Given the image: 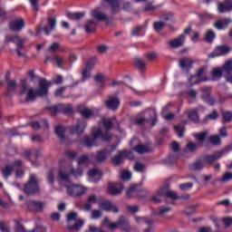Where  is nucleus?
Listing matches in <instances>:
<instances>
[{"label":"nucleus","mask_w":232,"mask_h":232,"mask_svg":"<svg viewBox=\"0 0 232 232\" xmlns=\"http://www.w3.org/2000/svg\"><path fill=\"white\" fill-rule=\"evenodd\" d=\"M73 175V177H82V169H73V168L69 167L67 169L60 170L58 173V177L60 179V185L63 188H66L67 195L70 197H82L88 188L82 185L72 184L70 182V178Z\"/></svg>","instance_id":"f257e3e1"},{"label":"nucleus","mask_w":232,"mask_h":232,"mask_svg":"<svg viewBox=\"0 0 232 232\" xmlns=\"http://www.w3.org/2000/svg\"><path fill=\"white\" fill-rule=\"evenodd\" d=\"M102 123L103 124L106 131L104 132L102 129L97 127L93 128L92 130V137H85L82 140V144H83L85 148H93V146H97V140L100 139L104 142L111 140V134L110 133L109 130L113 128V121L111 119L102 118Z\"/></svg>","instance_id":"f03ea898"},{"label":"nucleus","mask_w":232,"mask_h":232,"mask_svg":"<svg viewBox=\"0 0 232 232\" xmlns=\"http://www.w3.org/2000/svg\"><path fill=\"white\" fill-rule=\"evenodd\" d=\"M51 86L52 82H48L46 79H41L39 81V87L35 91L28 86V82H26V80H22L20 95H24V93H26L25 102H34L37 97H46Z\"/></svg>","instance_id":"7ed1b4c3"},{"label":"nucleus","mask_w":232,"mask_h":232,"mask_svg":"<svg viewBox=\"0 0 232 232\" xmlns=\"http://www.w3.org/2000/svg\"><path fill=\"white\" fill-rule=\"evenodd\" d=\"M5 41L7 43H14V44H16L17 48H16V53L18 55V57H23L24 59H28V56H26V52H24V42L26 41V39L24 38H21L19 35H14V36H10L7 35L5 37Z\"/></svg>","instance_id":"20e7f679"},{"label":"nucleus","mask_w":232,"mask_h":232,"mask_svg":"<svg viewBox=\"0 0 232 232\" xmlns=\"http://www.w3.org/2000/svg\"><path fill=\"white\" fill-rule=\"evenodd\" d=\"M162 198H172L175 200L176 198H179V196L177 195V192H173L169 190L168 188L162 187L156 192L154 196H152L151 201L159 204L162 202Z\"/></svg>","instance_id":"39448f33"},{"label":"nucleus","mask_w":232,"mask_h":232,"mask_svg":"<svg viewBox=\"0 0 232 232\" xmlns=\"http://www.w3.org/2000/svg\"><path fill=\"white\" fill-rule=\"evenodd\" d=\"M39 191V181L37 180V176L35 174H31L29 181L25 184L24 188V192L25 195H34Z\"/></svg>","instance_id":"423d86ee"},{"label":"nucleus","mask_w":232,"mask_h":232,"mask_svg":"<svg viewBox=\"0 0 232 232\" xmlns=\"http://www.w3.org/2000/svg\"><path fill=\"white\" fill-rule=\"evenodd\" d=\"M125 159H129L130 160H133V152L121 150L116 156L112 157L111 162L114 166H121Z\"/></svg>","instance_id":"0eeeda50"},{"label":"nucleus","mask_w":232,"mask_h":232,"mask_svg":"<svg viewBox=\"0 0 232 232\" xmlns=\"http://www.w3.org/2000/svg\"><path fill=\"white\" fill-rule=\"evenodd\" d=\"M50 110L52 111V115H55V113H64L65 115H72L73 113V108H72V105L70 103L65 104H58L50 107Z\"/></svg>","instance_id":"6e6552de"},{"label":"nucleus","mask_w":232,"mask_h":232,"mask_svg":"<svg viewBox=\"0 0 232 232\" xmlns=\"http://www.w3.org/2000/svg\"><path fill=\"white\" fill-rule=\"evenodd\" d=\"M231 52V48L227 45L218 46L213 53H211L208 57L213 59V57H220L222 55H227Z\"/></svg>","instance_id":"1a4fd4ad"},{"label":"nucleus","mask_w":232,"mask_h":232,"mask_svg":"<svg viewBox=\"0 0 232 232\" xmlns=\"http://www.w3.org/2000/svg\"><path fill=\"white\" fill-rule=\"evenodd\" d=\"M224 153L225 151H218V152H215L212 155H207V156H203V160L205 162V166L207 164H213V162H217V160H218V159H222V157H224Z\"/></svg>","instance_id":"9d476101"},{"label":"nucleus","mask_w":232,"mask_h":232,"mask_svg":"<svg viewBox=\"0 0 232 232\" xmlns=\"http://www.w3.org/2000/svg\"><path fill=\"white\" fill-rule=\"evenodd\" d=\"M140 193H148V190L139 188V186L134 185L127 190L128 198H133L135 197H140Z\"/></svg>","instance_id":"9b49d317"},{"label":"nucleus","mask_w":232,"mask_h":232,"mask_svg":"<svg viewBox=\"0 0 232 232\" xmlns=\"http://www.w3.org/2000/svg\"><path fill=\"white\" fill-rule=\"evenodd\" d=\"M204 107L199 106L193 110H188L185 113L188 117V121H192V122H198V111H203Z\"/></svg>","instance_id":"f8f14e48"},{"label":"nucleus","mask_w":232,"mask_h":232,"mask_svg":"<svg viewBox=\"0 0 232 232\" xmlns=\"http://www.w3.org/2000/svg\"><path fill=\"white\" fill-rule=\"evenodd\" d=\"M124 187L121 183H111L108 187V193L112 196L121 195Z\"/></svg>","instance_id":"ddd939ff"},{"label":"nucleus","mask_w":232,"mask_h":232,"mask_svg":"<svg viewBox=\"0 0 232 232\" xmlns=\"http://www.w3.org/2000/svg\"><path fill=\"white\" fill-rule=\"evenodd\" d=\"M89 182H94L97 184L101 179H102V171L99 169H93L89 171Z\"/></svg>","instance_id":"4468645a"},{"label":"nucleus","mask_w":232,"mask_h":232,"mask_svg":"<svg viewBox=\"0 0 232 232\" xmlns=\"http://www.w3.org/2000/svg\"><path fill=\"white\" fill-rule=\"evenodd\" d=\"M57 23V20H55V17H49L47 19V25L41 29V32H44L46 35H50L53 30H55V24Z\"/></svg>","instance_id":"2eb2a0df"},{"label":"nucleus","mask_w":232,"mask_h":232,"mask_svg":"<svg viewBox=\"0 0 232 232\" xmlns=\"http://www.w3.org/2000/svg\"><path fill=\"white\" fill-rule=\"evenodd\" d=\"M100 208L103 209V211H111V213H119V208L113 204L111 201H102L100 203Z\"/></svg>","instance_id":"dca6fc26"},{"label":"nucleus","mask_w":232,"mask_h":232,"mask_svg":"<svg viewBox=\"0 0 232 232\" xmlns=\"http://www.w3.org/2000/svg\"><path fill=\"white\" fill-rule=\"evenodd\" d=\"M186 42V34H181L180 36L170 40L167 43L170 48H179Z\"/></svg>","instance_id":"f3484780"},{"label":"nucleus","mask_w":232,"mask_h":232,"mask_svg":"<svg viewBox=\"0 0 232 232\" xmlns=\"http://www.w3.org/2000/svg\"><path fill=\"white\" fill-rule=\"evenodd\" d=\"M200 93L201 99L204 101V102H207V104H209V106H213V104H215V99L211 97L208 88L201 89Z\"/></svg>","instance_id":"a211bd4d"},{"label":"nucleus","mask_w":232,"mask_h":232,"mask_svg":"<svg viewBox=\"0 0 232 232\" xmlns=\"http://www.w3.org/2000/svg\"><path fill=\"white\" fill-rule=\"evenodd\" d=\"M24 26V20L17 18L10 22V28L13 32H21Z\"/></svg>","instance_id":"6ab92c4d"},{"label":"nucleus","mask_w":232,"mask_h":232,"mask_svg":"<svg viewBox=\"0 0 232 232\" xmlns=\"http://www.w3.org/2000/svg\"><path fill=\"white\" fill-rule=\"evenodd\" d=\"M46 204L41 201L29 200L28 201V208L31 211H43L44 209Z\"/></svg>","instance_id":"aec40b11"},{"label":"nucleus","mask_w":232,"mask_h":232,"mask_svg":"<svg viewBox=\"0 0 232 232\" xmlns=\"http://www.w3.org/2000/svg\"><path fill=\"white\" fill-rule=\"evenodd\" d=\"M190 171H200V169H204L206 168V163L204 161V158H199L194 163H191L188 166Z\"/></svg>","instance_id":"412c9836"},{"label":"nucleus","mask_w":232,"mask_h":232,"mask_svg":"<svg viewBox=\"0 0 232 232\" xmlns=\"http://www.w3.org/2000/svg\"><path fill=\"white\" fill-rule=\"evenodd\" d=\"M232 10V0H227L218 5V14H226L227 12H231Z\"/></svg>","instance_id":"4be33fe9"},{"label":"nucleus","mask_w":232,"mask_h":232,"mask_svg":"<svg viewBox=\"0 0 232 232\" xmlns=\"http://www.w3.org/2000/svg\"><path fill=\"white\" fill-rule=\"evenodd\" d=\"M94 67H95V60L94 59H92L89 62H87L86 66L82 71V79H83V81H86L87 79H90V72Z\"/></svg>","instance_id":"5701e85b"},{"label":"nucleus","mask_w":232,"mask_h":232,"mask_svg":"<svg viewBox=\"0 0 232 232\" xmlns=\"http://www.w3.org/2000/svg\"><path fill=\"white\" fill-rule=\"evenodd\" d=\"M99 197L97 195H91L87 198V202L85 203L83 209L84 211H91L93 204H98Z\"/></svg>","instance_id":"b1692460"},{"label":"nucleus","mask_w":232,"mask_h":232,"mask_svg":"<svg viewBox=\"0 0 232 232\" xmlns=\"http://www.w3.org/2000/svg\"><path fill=\"white\" fill-rule=\"evenodd\" d=\"M107 108L109 110H111L112 111H115V110H118L119 106H121V101L118 98L111 97L106 102H105Z\"/></svg>","instance_id":"393cba45"},{"label":"nucleus","mask_w":232,"mask_h":232,"mask_svg":"<svg viewBox=\"0 0 232 232\" xmlns=\"http://www.w3.org/2000/svg\"><path fill=\"white\" fill-rule=\"evenodd\" d=\"M14 169L16 171L15 177L17 179H23L24 171H23V160H16L14 161Z\"/></svg>","instance_id":"a878e982"},{"label":"nucleus","mask_w":232,"mask_h":232,"mask_svg":"<svg viewBox=\"0 0 232 232\" xmlns=\"http://www.w3.org/2000/svg\"><path fill=\"white\" fill-rule=\"evenodd\" d=\"M70 130L72 131V133L81 135V133H83L84 130H86V122L80 121L74 127H72Z\"/></svg>","instance_id":"bb28decb"},{"label":"nucleus","mask_w":232,"mask_h":232,"mask_svg":"<svg viewBox=\"0 0 232 232\" xmlns=\"http://www.w3.org/2000/svg\"><path fill=\"white\" fill-rule=\"evenodd\" d=\"M110 151L108 150H99L96 152V155H93L92 159H95L96 162H104L108 159Z\"/></svg>","instance_id":"cd10ccee"},{"label":"nucleus","mask_w":232,"mask_h":232,"mask_svg":"<svg viewBox=\"0 0 232 232\" xmlns=\"http://www.w3.org/2000/svg\"><path fill=\"white\" fill-rule=\"evenodd\" d=\"M232 20L229 18H225L223 20H218L216 24H215V27L218 30H226V28H227V26H229V24H231Z\"/></svg>","instance_id":"c85d7f7f"},{"label":"nucleus","mask_w":232,"mask_h":232,"mask_svg":"<svg viewBox=\"0 0 232 232\" xmlns=\"http://www.w3.org/2000/svg\"><path fill=\"white\" fill-rule=\"evenodd\" d=\"M14 171H15V169H14V163L12 165H6L2 169V175L5 180H8V177H11Z\"/></svg>","instance_id":"c756f323"},{"label":"nucleus","mask_w":232,"mask_h":232,"mask_svg":"<svg viewBox=\"0 0 232 232\" xmlns=\"http://www.w3.org/2000/svg\"><path fill=\"white\" fill-rule=\"evenodd\" d=\"M119 227L120 229H122V231H130L131 227H130V221L124 217H121L118 220Z\"/></svg>","instance_id":"7c9ffc66"},{"label":"nucleus","mask_w":232,"mask_h":232,"mask_svg":"<svg viewBox=\"0 0 232 232\" xmlns=\"http://www.w3.org/2000/svg\"><path fill=\"white\" fill-rule=\"evenodd\" d=\"M193 66V61L190 58H182L179 60V67L181 70H189Z\"/></svg>","instance_id":"2f4dec72"},{"label":"nucleus","mask_w":232,"mask_h":232,"mask_svg":"<svg viewBox=\"0 0 232 232\" xmlns=\"http://www.w3.org/2000/svg\"><path fill=\"white\" fill-rule=\"evenodd\" d=\"M95 111H97L95 109L84 108L83 110L80 111V113L84 119H92V117L95 115Z\"/></svg>","instance_id":"473e14b6"},{"label":"nucleus","mask_w":232,"mask_h":232,"mask_svg":"<svg viewBox=\"0 0 232 232\" xmlns=\"http://www.w3.org/2000/svg\"><path fill=\"white\" fill-rule=\"evenodd\" d=\"M33 130H41V128H48L49 124L46 120H42L40 121H34L31 123Z\"/></svg>","instance_id":"72a5a7b5"},{"label":"nucleus","mask_w":232,"mask_h":232,"mask_svg":"<svg viewBox=\"0 0 232 232\" xmlns=\"http://www.w3.org/2000/svg\"><path fill=\"white\" fill-rule=\"evenodd\" d=\"M96 28H97V21L93 19L88 21L85 25V31L87 32V34H92V32H95Z\"/></svg>","instance_id":"f704fd0d"},{"label":"nucleus","mask_w":232,"mask_h":232,"mask_svg":"<svg viewBox=\"0 0 232 232\" xmlns=\"http://www.w3.org/2000/svg\"><path fill=\"white\" fill-rule=\"evenodd\" d=\"M92 17H94V19H97L98 21H108V16L101 13L99 9L92 11Z\"/></svg>","instance_id":"c9c22d12"},{"label":"nucleus","mask_w":232,"mask_h":232,"mask_svg":"<svg viewBox=\"0 0 232 232\" xmlns=\"http://www.w3.org/2000/svg\"><path fill=\"white\" fill-rule=\"evenodd\" d=\"M68 130L70 129L58 125L55 128V133L62 140H64V134L68 131Z\"/></svg>","instance_id":"e433bc0d"},{"label":"nucleus","mask_w":232,"mask_h":232,"mask_svg":"<svg viewBox=\"0 0 232 232\" xmlns=\"http://www.w3.org/2000/svg\"><path fill=\"white\" fill-rule=\"evenodd\" d=\"M132 150L137 153H148L151 151V148H150V146L142 145V144H139L137 147H134Z\"/></svg>","instance_id":"4c0bfd02"},{"label":"nucleus","mask_w":232,"mask_h":232,"mask_svg":"<svg viewBox=\"0 0 232 232\" xmlns=\"http://www.w3.org/2000/svg\"><path fill=\"white\" fill-rule=\"evenodd\" d=\"M93 159V154H84L78 160V165L82 166V164H86Z\"/></svg>","instance_id":"58836bf2"},{"label":"nucleus","mask_w":232,"mask_h":232,"mask_svg":"<svg viewBox=\"0 0 232 232\" xmlns=\"http://www.w3.org/2000/svg\"><path fill=\"white\" fill-rule=\"evenodd\" d=\"M82 226H84V221L82 219H79L75 225L69 226L67 229H69V231H80Z\"/></svg>","instance_id":"ea45409f"},{"label":"nucleus","mask_w":232,"mask_h":232,"mask_svg":"<svg viewBox=\"0 0 232 232\" xmlns=\"http://www.w3.org/2000/svg\"><path fill=\"white\" fill-rule=\"evenodd\" d=\"M68 19H72V21H79V19H82L84 17V13H67Z\"/></svg>","instance_id":"a19ab883"},{"label":"nucleus","mask_w":232,"mask_h":232,"mask_svg":"<svg viewBox=\"0 0 232 232\" xmlns=\"http://www.w3.org/2000/svg\"><path fill=\"white\" fill-rule=\"evenodd\" d=\"M52 61H53V63H55L56 66H58V68H61V66H63V64H66V59L59 56V55H54L52 59Z\"/></svg>","instance_id":"79ce46f5"},{"label":"nucleus","mask_w":232,"mask_h":232,"mask_svg":"<svg viewBox=\"0 0 232 232\" xmlns=\"http://www.w3.org/2000/svg\"><path fill=\"white\" fill-rule=\"evenodd\" d=\"M135 66L142 73V72H144V70H146L147 64H146V62H144V60H142V59H136L135 60Z\"/></svg>","instance_id":"37998d69"},{"label":"nucleus","mask_w":232,"mask_h":232,"mask_svg":"<svg viewBox=\"0 0 232 232\" xmlns=\"http://www.w3.org/2000/svg\"><path fill=\"white\" fill-rule=\"evenodd\" d=\"M134 220L136 224H153V220L146 218H140V217H135Z\"/></svg>","instance_id":"c03bdc74"},{"label":"nucleus","mask_w":232,"mask_h":232,"mask_svg":"<svg viewBox=\"0 0 232 232\" xmlns=\"http://www.w3.org/2000/svg\"><path fill=\"white\" fill-rule=\"evenodd\" d=\"M215 37H217V34H215L213 30H208L206 33L205 40L207 41V43H213V40L215 39Z\"/></svg>","instance_id":"a18cd8bd"},{"label":"nucleus","mask_w":232,"mask_h":232,"mask_svg":"<svg viewBox=\"0 0 232 232\" xmlns=\"http://www.w3.org/2000/svg\"><path fill=\"white\" fill-rule=\"evenodd\" d=\"M14 90H17V82L14 80H11L7 82V92L10 93Z\"/></svg>","instance_id":"49530a36"},{"label":"nucleus","mask_w":232,"mask_h":232,"mask_svg":"<svg viewBox=\"0 0 232 232\" xmlns=\"http://www.w3.org/2000/svg\"><path fill=\"white\" fill-rule=\"evenodd\" d=\"M204 81H206V80L199 79V77L197 75H193L188 79V82H189L190 86L198 84V82H202Z\"/></svg>","instance_id":"de8ad7c7"},{"label":"nucleus","mask_w":232,"mask_h":232,"mask_svg":"<svg viewBox=\"0 0 232 232\" xmlns=\"http://www.w3.org/2000/svg\"><path fill=\"white\" fill-rule=\"evenodd\" d=\"M133 168L134 170L137 171L138 173H144V169H146V165L140 162H136Z\"/></svg>","instance_id":"09e8293b"},{"label":"nucleus","mask_w":232,"mask_h":232,"mask_svg":"<svg viewBox=\"0 0 232 232\" xmlns=\"http://www.w3.org/2000/svg\"><path fill=\"white\" fill-rule=\"evenodd\" d=\"M195 139H197L199 142H204L206 139L208 138V132L204 131L201 133L194 134Z\"/></svg>","instance_id":"8fccbe9b"},{"label":"nucleus","mask_w":232,"mask_h":232,"mask_svg":"<svg viewBox=\"0 0 232 232\" xmlns=\"http://www.w3.org/2000/svg\"><path fill=\"white\" fill-rule=\"evenodd\" d=\"M174 131L178 133L179 139H182V137H184V127L180 125H176L174 126Z\"/></svg>","instance_id":"3c124183"},{"label":"nucleus","mask_w":232,"mask_h":232,"mask_svg":"<svg viewBox=\"0 0 232 232\" xmlns=\"http://www.w3.org/2000/svg\"><path fill=\"white\" fill-rule=\"evenodd\" d=\"M32 155H35V157H39V155H41V152L39 151V150H32L24 152V157H26V159H30Z\"/></svg>","instance_id":"603ef678"},{"label":"nucleus","mask_w":232,"mask_h":232,"mask_svg":"<svg viewBox=\"0 0 232 232\" xmlns=\"http://www.w3.org/2000/svg\"><path fill=\"white\" fill-rule=\"evenodd\" d=\"M120 176L122 180H131V172L128 170L121 171Z\"/></svg>","instance_id":"864d4df0"},{"label":"nucleus","mask_w":232,"mask_h":232,"mask_svg":"<svg viewBox=\"0 0 232 232\" xmlns=\"http://www.w3.org/2000/svg\"><path fill=\"white\" fill-rule=\"evenodd\" d=\"M169 211H171V208L160 207L158 215H160V217H164L167 215V213H169Z\"/></svg>","instance_id":"5fc2aeb1"},{"label":"nucleus","mask_w":232,"mask_h":232,"mask_svg":"<svg viewBox=\"0 0 232 232\" xmlns=\"http://www.w3.org/2000/svg\"><path fill=\"white\" fill-rule=\"evenodd\" d=\"M229 180H232V173L227 172L221 179H218L219 182H229Z\"/></svg>","instance_id":"6e6d98bb"},{"label":"nucleus","mask_w":232,"mask_h":232,"mask_svg":"<svg viewBox=\"0 0 232 232\" xmlns=\"http://www.w3.org/2000/svg\"><path fill=\"white\" fill-rule=\"evenodd\" d=\"M210 143L213 144V146H219L220 144V136L216 135V136H211L209 139Z\"/></svg>","instance_id":"4d7b16f0"},{"label":"nucleus","mask_w":232,"mask_h":232,"mask_svg":"<svg viewBox=\"0 0 232 232\" xmlns=\"http://www.w3.org/2000/svg\"><path fill=\"white\" fill-rule=\"evenodd\" d=\"M223 120L225 122H231L232 121V112L231 111H224L222 113Z\"/></svg>","instance_id":"13d9d810"},{"label":"nucleus","mask_w":232,"mask_h":232,"mask_svg":"<svg viewBox=\"0 0 232 232\" xmlns=\"http://www.w3.org/2000/svg\"><path fill=\"white\" fill-rule=\"evenodd\" d=\"M193 188V183L188 182V183H183L179 185V189L181 191H188V189H191Z\"/></svg>","instance_id":"bf43d9fd"},{"label":"nucleus","mask_w":232,"mask_h":232,"mask_svg":"<svg viewBox=\"0 0 232 232\" xmlns=\"http://www.w3.org/2000/svg\"><path fill=\"white\" fill-rule=\"evenodd\" d=\"M105 3H108V5L112 8H119V0H103Z\"/></svg>","instance_id":"052dcab7"},{"label":"nucleus","mask_w":232,"mask_h":232,"mask_svg":"<svg viewBox=\"0 0 232 232\" xmlns=\"http://www.w3.org/2000/svg\"><path fill=\"white\" fill-rule=\"evenodd\" d=\"M164 26H166V23H164V22L154 23V30H156V32H160V30H162V28H164Z\"/></svg>","instance_id":"680f3d73"},{"label":"nucleus","mask_w":232,"mask_h":232,"mask_svg":"<svg viewBox=\"0 0 232 232\" xmlns=\"http://www.w3.org/2000/svg\"><path fill=\"white\" fill-rule=\"evenodd\" d=\"M73 220H78V214L76 212H70L67 215V221L72 222Z\"/></svg>","instance_id":"e2e57ef3"},{"label":"nucleus","mask_w":232,"mask_h":232,"mask_svg":"<svg viewBox=\"0 0 232 232\" xmlns=\"http://www.w3.org/2000/svg\"><path fill=\"white\" fill-rule=\"evenodd\" d=\"M101 217H102V212H101V210H92V211L91 218H92L93 220H97V218H101Z\"/></svg>","instance_id":"0e129e2a"},{"label":"nucleus","mask_w":232,"mask_h":232,"mask_svg":"<svg viewBox=\"0 0 232 232\" xmlns=\"http://www.w3.org/2000/svg\"><path fill=\"white\" fill-rule=\"evenodd\" d=\"M48 184H53L55 177L53 176V170H50L47 174Z\"/></svg>","instance_id":"69168bd1"},{"label":"nucleus","mask_w":232,"mask_h":232,"mask_svg":"<svg viewBox=\"0 0 232 232\" xmlns=\"http://www.w3.org/2000/svg\"><path fill=\"white\" fill-rule=\"evenodd\" d=\"M197 211H195V207H188L185 211L184 215H187V217H189L191 215H195Z\"/></svg>","instance_id":"338daca9"},{"label":"nucleus","mask_w":232,"mask_h":232,"mask_svg":"<svg viewBox=\"0 0 232 232\" xmlns=\"http://www.w3.org/2000/svg\"><path fill=\"white\" fill-rule=\"evenodd\" d=\"M213 17V14L208 13V12H204L199 14V19L201 20H206V19H211Z\"/></svg>","instance_id":"774afa93"}]
</instances>
